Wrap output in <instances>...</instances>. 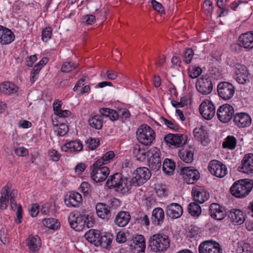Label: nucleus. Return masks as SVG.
Returning a JSON list of instances; mask_svg holds the SVG:
<instances>
[{
    "label": "nucleus",
    "mask_w": 253,
    "mask_h": 253,
    "mask_svg": "<svg viewBox=\"0 0 253 253\" xmlns=\"http://www.w3.org/2000/svg\"><path fill=\"white\" fill-rule=\"evenodd\" d=\"M149 167L155 171L159 170L162 165L161 151L157 147H154L149 151Z\"/></svg>",
    "instance_id": "14"
},
{
    "label": "nucleus",
    "mask_w": 253,
    "mask_h": 253,
    "mask_svg": "<svg viewBox=\"0 0 253 253\" xmlns=\"http://www.w3.org/2000/svg\"><path fill=\"white\" fill-rule=\"evenodd\" d=\"M42 68V66L37 63L32 70L30 75V81L31 83L33 84L36 81L37 79V78H35L36 75L39 74Z\"/></svg>",
    "instance_id": "53"
},
{
    "label": "nucleus",
    "mask_w": 253,
    "mask_h": 253,
    "mask_svg": "<svg viewBox=\"0 0 253 253\" xmlns=\"http://www.w3.org/2000/svg\"><path fill=\"white\" fill-rule=\"evenodd\" d=\"M39 212V205L37 204H33L30 209V214L32 217H36Z\"/></svg>",
    "instance_id": "64"
},
{
    "label": "nucleus",
    "mask_w": 253,
    "mask_h": 253,
    "mask_svg": "<svg viewBox=\"0 0 253 253\" xmlns=\"http://www.w3.org/2000/svg\"><path fill=\"white\" fill-rule=\"evenodd\" d=\"M91 168L92 171L90 176L96 182L104 181L110 173L109 169L107 167L101 165L99 161H95Z\"/></svg>",
    "instance_id": "7"
},
{
    "label": "nucleus",
    "mask_w": 253,
    "mask_h": 253,
    "mask_svg": "<svg viewBox=\"0 0 253 253\" xmlns=\"http://www.w3.org/2000/svg\"><path fill=\"white\" fill-rule=\"evenodd\" d=\"M99 112L102 116L105 117H109L113 121L117 120L120 116V114L116 111L108 108H102L99 110Z\"/></svg>",
    "instance_id": "40"
},
{
    "label": "nucleus",
    "mask_w": 253,
    "mask_h": 253,
    "mask_svg": "<svg viewBox=\"0 0 253 253\" xmlns=\"http://www.w3.org/2000/svg\"><path fill=\"white\" fill-rule=\"evenodd\" d=\"M83 148L82 143L80 140L72 141L66 143L61 147L62 151L73 152L81 151Z\"/></svg>",
    "instance_id": "32"
},
{
    "label": "nucleus",
    "mask_w": 253,
    "mask_h": 253,
    "mask_svg": "<svg viewBox=\"0 0 253 253\" xmlns=\"http://www.w3.org/2000/svg\"><path fill=\"white\" fill-rule=\"evenodd\" d=\"M26 243L30 251L33 253L38 252L42 245L41 238L38 235L29 236Z\"/></svg>",
    "instance_id": "31"
},
{
    "label": "nucleus",
    "mask_w": 253,
    "mask_h": 253,
    "mask_svg": "<svg viewBox=\"0 0 253 253\" xmlns=\"http://www.w3.org/2000/svg\"><path fill=\"white\" fill-rule=\"evenodd\" d=\"M136 136L140 143L145 145H149L155 139V132L149 126L143 124L137 129Z\"/></svg>",
    "instance_id": "5"
},
{
    "label": "nucleus",
    "mask_w": 253,
    "mask_h": 253,
    "mask_svg": "<svg viewBox=\"0 0 253 253\" xmlns=\"http://www.w3.org/2000/svg\"><path fill=\"white\" fill-rule=\"evenodd\" d=\"M164 140L167 145L179 147L186 143L187 136L181 134L169 133L165 136Z\"/></svg>",
    "instance_id": "17"
},
{
    "label": "nucleus",
    "mask_w": 253,
    "mask_h": 253,
    "mask_svg": "<svg viewBox=\"0 0 253 253\" xmlns=\"http://www.w3.org/2000/svg\"><path fill=\"white\" fill-rule=\"evenodd\" d=\"M14 152L17 156L20 157H25L28 155L29 154L28 150L23 147L15 149Z\"/></svg>",
    "instance_id": "58"
},
{
    "label": "nucleus",
    "mask_w": 253,
    "mask_h": 253,
    "mask_svg": "<svg viewBox=\"0 0 253 253\" xmlns=\"http://www.w3.org/2000/svg\"><path fill=\"white\" fill-rule=\"evenodd\" d=\"M10 187L8 184H6L4 186L1 192V198L0 200V209L4 210L6 208L7 204L8 203L9 200V192Z\"/></svg>",
    "instance_id": "37"
},
{
    "label": "nucleus",
    "mask_w": 253,
    "mask_h": 253,
    "mask_svg": "<svg viewBox=\"0 0 253 253\" xmlns=\"http://www.w3.org/2000/svg\"><path fill=\"white\" fill-rule=\"evenodd\" d=\"M106 185L110 189L114 188L117 192L123 194L128 193L131 189L129 178L123 176L121 173L119 172L109 177L106 182Z\"/></svg>",
    "instance_id": "2"
},
{
    "label": "nucleus",
    "mask_w": 253,
    "mask_h": 253,
    "mask_svg": "<svg viewBox=\"0 0 253 253\" xmlns=\"http://www.w3.org/2000/svg\"><path fill=\"white\" fill-rule=\"evenodd\" d=\"M194 148L192 147L185 146L179 150L178 156L181 160L186 163H191L194 160Z\"/></svg>",
    "instance_id": "26"
},
{
    "label": "nucleus",
    "mask_w": 253,
    "mask_h": 253,
    "mask_svg": "<svg viewBox=\"0 0 253 253\" xmlns=\"http://www.w3.org/2000/svg\"><path fill=\"white\" fill-rule=\"evenodd\" d=\"M161 123L166 125L168 127L177 131L179 128V126L175 123L174 121H171L163 117H161L159 120Z\"/></svg>",
    "instance_id": "45"
},
{
    "label": "nucleus",
    "mask_w": 253,
    "mask_h": 253,
    "mask_svg": "<svg viewBox=\"0 0 253 253\" xmlns=\"http://www.w3.org/2000/svg\"><path fill=\"white\" fill-rule=\"evenodd\" d=\"M233 121L235 125L239 127H248L252 124L251 116L245 112L236 113L233 117Z\"/></svg>",
    "instance_id": "20"
},
{
    "label": "nucleus",
    "mask_w": 253,
    "mask_h": 253,
    "mask_svg": "<svg viewBox=\"0 0 253 253\" xmlns=\"http://www.w3.org/2000/svg\"><path fill=\"white\" fill-rule=\"evenodd\" d=\"M239 45L245 49L253 48V32L250 31L241 34L238 38Z\"/></svg>",
    "instance_id": "22"
},
{
    "label": "nucleus",
    "mask_w": 253,
    "mask_h": 253,
    "mask_svg": "<svg viewBox=\"0 0 253 253\" xmlns=\"http://www.w3.org/2000/svg\"><path fill=\"white\" fill-rule=\"evenodd\" d=\"M217 91L218 96L221 98L227 100L231 99L234 96L235 87L229 82H221L217 85Z\"/></svg>",
    "instance_id": "9"
},
{
    "label": "nucleus",
    "mask_w": 253,
    "mask_h": 253,
    "mask_svg": "<svg viewBox=\"0 0 253 253\" xmlns=\"http://www.w3.org/2000/svg\"><path fill=\"white\" fill-rule=\"evenodd\" d=\"M22 209L21 205L17 206V210L16 211V218L15 219V222L17 224H19L22 222Z\"/></svg>",
    "instance_id": "62"
},
{
    "label": "nucleus",
    "mask_w": 253,
    "mask_h": 253,
    "mask_svg": "<svg viewBox=\"0 0 253 253\" xmlns=\"http://www.w3.org/2000/svg\"><path fill=\"white\" fill-rule=\"evenodd\" d=\"M152 5L154 9L160 13H163L165 11L164 7L162 4L155 0H152L151 1Z\"/></svg>",
    "instance_id": "60"
},
{
    "label": "nucleus",
    "mask_w": 253,
    "mask_h": 253,
    "mask_svg": "<svg viewBox=\"0 0 253 253\" xmlns=\"http://www.w3.org/2000/svg\"><path fill=\"white\" fill-rule=\"evenodd\" d=\"M199 253H222L219 244L212 240L202 242L198 248Z\"/></svg>",
    "instance_id": "10"
},
{
    "label": "nucleus",
    "mask_w": 253,
    "mask_h": 253,
    "mask_svg": "<svg viewBox=\"0 0 253 253\" xmlns=\"http://www.w3.org/2000/svg\"><path fill=\"white\" fill-rule=\"evenodd\" d=\"M208 169L212 174L219 178L223 177L227 174L226 166L216 160L210 162Z\"/></svg>",
    "instance_id": "11"
},
{
    "label": "nucleus",
    "mask_w": 253,
    "mask_h": 253,
    "mask_svg": "<svg viewBox=\"0 0 253 253\" xmlns=\"http://www.w3.org/2000/svg\"><path fill=\"white\" fill-rule=\"evenodd\" d=\"M165 212L161 208H156L152 211L151 220L155 225H160L164 221Z\"/></svg>",
    "instance_id": "35"
},
{
    "label": "nucleus",
    "mask_w": 253,
    "mask_h": 253,
    "mask_svg": "<svg viewBox=\"0 0 253 253\" xmlns=\"http://www.w3.org/2000/svg\"><path fill=\"white\" fill-rule=\"evenodd\" d=\"M233 107L228 104L220 106L217 111V116L219 120L223 123H227L231 120L233 117Z\"/></svg>",
    "instance_id": "15"
},
{
    "label": "nucleus",
    "mask_w": 253,
    "mask_h": 253,
    "mask_svg": "<svg viewBox=\"0 0 253 253\" xmlns=\"http://www.w3.org/2000/svg\"><path fill=\"white\" fill-rule=\"evenodd\" d=\"M253 188V181L249 179H241L235 182L230 188V192L236 198L246 197Z\"/></svg>",
    "instance_id": "3"
},
{
    "label": "nucleus",
    "mask_w": 253,
    "mask_h": 253,
    "mask_svg": "<svg viewBox=\"0 0 253 253\" xmlns=\"http://www.w3.org/2000/svg\"><path fill=\"white\" fill-rule=\"evenodd\" d=\"M48 154L51 160L54 162L58 161L61 158V155L57 151L54 149L49 150Z\"/></svg>",
    "instance_id": "54"
},
{
    "label": "nucleus",
    "mask_w": 253,
    "mask_h": 253,
    "mask_svg": "<svg viewBox=\"0 0 253 253\" xmlns=\"http://www.w3.org/2000/svg\"><path fill=\"white\" fill-rule=\"evenodd\" d=\"M150 170L146 167L138 168L134 171L133 177L129 179L131 188L142 185L150 178Z\"/></svg>",
    "instance_id": "6"
},
{
    "label": "nucleus",
    "mask_w": 253,
    "mask_h": 253,
    "mask_svg": "<svg viewBox=\"0 0 253 253\" xmlns=\"http://www.w3.org/2000/svg\"><path fill=\"white\" fill-rule=\"evenodd\" d=\"M115 154L113 151H110L103 155L101 158L98 159L96 161H99L100 164L104 165L110 162V161L114 158Z\"/></svg>",
    "instance_id": "48"
},
{
    "label": "nucleus",
    "mask_w": 253,
    "mask_h": 253,
    "mask_svg": "<svg viewBox=\"0 0 253 253\" xmlns=\"http://www.w3.org/2000/svg\"><path fill=\"white\" fill-rule=\"evenodd\" d=\"M43 224L46 227L52 230L58 229L60 225L57 219L53 218L44 219L43 220Z\"/></svg>",
    "instance_id": "43"
},
{
    "label": "nucleus",
    "mask_w": 253,
    "mask_h": 253,
    "mask_svg": "<svg viewBox=\"0 0 253 253\" xmlns=\"http://www.w3.org/2000/svg\"><path fill=\"white\" fill-rule=\"evenodd\" d=\"M237 145V140L233 136H228L222 144L224 148L234 150Z\"/></svg>",
    "instance_id": "42"
},
{
    "label": "nucleus",
    "mask_w": 253,
    "mask_h": 253,
    "mask_svg": "<svg viewBox=\"0 0 253 253\" xmlns=\"http://www.w3.org/2000/svg\"><path fill=\"white\" fill-rule=\"evenodd\" d=\"M68 221L71 227L79 232L83 231L85 227L89 228L93 224L89 211L85 209L71 212Z\"/></svg>",
    "instance_id": "1"
},
{
    "label": "nucleus",
    "mask_w": 253,
    "mask_h": 253,
    "mask_svg": "<svg viewBox=\"0 0 253 253\" xmlns=\"http://www.w3.org/2000/svg\"><path fill=\"white\" fill-rule=\"evenodd\" d=\"M85 143L89 149L93 150L99 145L100 140L98 138L90 137L85 140Z\"/></svg>",
    "instance_id": "47"
},
{
    "label": "nucleus",
    "mask_w": 253,
    "mask_h": 253,
    "mask_svg": "<svg viewBox=\"0 0 253 253\" xmlns=\"http://www.w3.org/2000/svg\"><path fill=\"white\" fill-rule=\"evenodd\" d=\"M116 241L118 243H123L126 241V235L125 233L119 232L116 236Z\"/></svg>",
    "instance_id": "63"
},
{
    "label": "nucleus",
    "mask_w": 253,
    "mask_h": 253,
    "mask_svg": "<svg viewBox=\"0 0 253 253\" xmlns=\"http://www.w3.org/2000/svg\"><path fill=\"white\" fill-rule=\"evenodd\" d=\"M189 76L195 79L199 77L202 73V69L199 66H190L188 69Z\"/></svg>",
    "instance_id": "46"
},
{
    "label": "nucleus",
    "mask_w": 253,
    "mask_h": 253,
    "mask_svg": "<svg viewBox=\"0 0 253 253\" xmlns=\"http://www.w3.org/2000/svg\"><path fill=\"white\" fill-rule=\"evenodd\" d=\"M14 39L15 35L11 30L0 25V43L1 44H9Z\"/></svg>",
    "instance_id": "27"
},
{
    "label": "nucleus",
    "mask_w": 253,
    "mask_h": 253,
    "mask_svg": "<svg viewBox=\"0 0 253 253\" xmlns=\"http://www.w3.org/2000/svg\"><path fill=\"white\" fill-rule=\"evenodd\" d=\"M89 126L96 129H100L103 125V119L99 115H92L88 120Z\"/></svg>",
    "instance_id": "38"
},
{
    "label": "nucleus",
    "mask_w": 253,
    "mask_h": 253,
    "mask_svg": "<svg viewBox=\"0 0 253 253\" xmlns=\"http://www.w3.org/2000/svg\"><path fill=\"white\" fill-rule=\"evenodd\" d=\"M182 213V208L177 203H171L167 206L166 213L172 219L179 217Z\"/></svg>",
    "instance_id": "29"
},
{
    "label": "nucleus",
    "mask_w": 253,
    "mask_h": 253,
    "mask_svg": "<svg viewBox=\"0 0 253 253\" xmlns=\"http://www.w3.org/2000/svg\"><path fill=\"white\" fill-rule=\"evenodd\" d=\"M227 215L230 221L234 224L241 225L244 222L245 220V214L240 210L231 209L228 212Z\"/></svg>",
    "instance_id": "28"
},
{
    "label": "nucleus",
    "mask_w": 253,
    "mask_h": 253,
    "mask_svg": "<svg viewBox=\"0 0 253 253\" xmlns=\"http://www.w3.org/2000/svg\"><path fill=\"white\" fill-rule=\"evenodd\" d=\"M61 101L59 99L56 100L53 103V108L55 115H57L58 113L61 111Z\"/></svg>",
    "instance_id": "61"
},
{
    "label": "nucleus",
    "mask_w": 253,
    "mask_h": 253,
    "mask_svg": "<svg viewBox=\"0 0 253 253\" xmlns=\"http://www.w3.org/2000/svg\"><path fill=\"white\" fill-rule=\"evenodd\" d=\"M197 91L203 95H208L213 89L211 79L207 75H203L199 78L195 84Z\"/></svg>",
    "instance_id": "8"
},
{
    "label": "nucleus",
    "mask_w": 253,
    "mask_h": 253,
    "mask_svg": "<svg viewBox=\"0 0 253 253\" xmlns=\"http://www.w3.org/2000/svg\"><path fill=\"white\" fill-rule=\"evenodd\" d=\"M238 170L246 173L253 171V154L249 153L244 156L241 165L238 167Z\"/></svg>",
    "instance_id": "23"
},
{
    "label": "nucleus",
    "mask_w": 253,
    "mask_h": 253,
    "mask_svg": "<svg viewBox=\"0 0 253 253\" xmlns=\"http://www.w3.org/2000/svg\"><path fill=\"white\" fill-rule=\"evenodd\" d=\"M203 8L207 14H211L213 10L212 2L210 0H206L203 3Z\"/></svg>",
    "instance_id": "55"
},
{
    "label": "nucleus",
    "mask_w": 253,
    "mask_h": 253,
    "mask_svg": "<svg viewBox=\"0 0 253 253\" xmlns=\"http://www.w3.org/2000/svg\"><path fill=\"white\" fill-rule=\"evenodd\" d=\"M82 201V195L77 192H69L64 198L65 204L69 208L79 207Z\"/></svg>",
    "instance_id": "19"
},
{
    "label": "nucleus",
    "mask_w": 253,
    "mask_h": 253,
    "mask_svg": "<svg viewBox=\"0 0 253 253\" xmlns=\"http://www.w3.org/2000/svg\"><path fill=\"white\" fill-rule=\"evenodd\" d=\"M169 236L163 234H156L151 236L149 240V246L155 252H164L169 247Z\"/></svg>",
    "instance_id": "4"
},
{
    "label": "nucleus",
    "mask_w": 253,
    "mask_h": 253,
    "mask_svg": "<svg viewBox=\"0 0 253 253\" xmlns=\"http://www.w3.org/2000/svg\"><path fill=\"white\" fill-rule=\"evenodd\" d=\"M180 173L188 184H193L200 178L198 170L193 167H182L180 169Z\"/></svg>",
    "instance_id": "16"
},
{
    "label": "nucleus",
    "mask_w": 253,
    "mask_h": 253,
    "mask_svg": "<svg viewBox=\"0 0 253 253\" xmlns=\"http://www.w3.org/2000/svg\"><path fill=\"white\" fill-rule=\"evenodd\" d=\"M192 194L195 201L200 204L204 203L210 197L209 193L204 188L198 186L192 188Z\"/></svg>",
    "instance_id": "21"
},
{
    "label": "nucleus",
    "mask_w": 253,
    "mask_h": 253,
    "mask_svg": "<svg viewBox=\"0 0 253 253\" xmlns=\"http://www.w3.org/2000/svg\"><path fill=\"white\" fill-rule=\"evenodd\" d=\"M199 111L202 117L206 119H211L215 114V107L211 101L204 100L199 107Z\"/></svg>",
    "instance_id": "18"
},
{
    "label": "nucleus",
    "mask_w": 253,
    "mask_h": 253,
    "mask_svg": "<svg viewBox=\"0 0 253 253\" xmlns=\"http://www.w3.org/2000/svg\"><path fill=\"white\" fill-rule=\"evenodd\" d=\"M133 246L131 245L134 253H144L146 248L145 240L142 235H136L132 239Z\"/></svg>",
    "instance_id": "24"
},
{
    "label": "nucleus",
    "mask_w": 253,
    "mask_h": 253,
    "mask_svg": "<svg viewBox=\"0 0 253 253\" xmlns=\"http://www.w3.org/2000/svg\"><path fill=\"white\" fill-rule=\"evenodd\" d=\"M118 203L119 201L114 199L110 205H107L103 203H97L95 206L96 212L97 216L101 219L108 220L112 217L111 208L113 206V203Z\"/></svg>",
    "instance_id": "12"
},
{
    "label": "nucleus",
    "mask_w": 253,
    "mask_h": 253,
    "mask_svg": "<svg viewBox=\"0 0 253 253\" xmlns=\"http://www.w3.org/2000/svg\"><path fill=\"white\" fill-rule=\"evenodd\" d=\"M18 89L19 87L11 82H3L0 85V91L6 94H15L18 92Z\"/></svg>",
    "instance_id": "36"
},
{
    "label": "nucleus",
    "mask_w": 253,
    "mask_h": 253,
    "mask_svg": "<svg viewBox=\"0 0 253 253\" xmlns=\"http://www.w3.org/2000/svg\"><path fill=\"white\" fill-rule=\"evenodd\" d=\"M114 239L113 235L110 233L101 234L100 240H98L97 245L102 248L109 249L111 247V243Z\"/></svg>",
    "instance_id": "34"
},
{
    "label": "nucleus",
    "mask_w": 253,
    "mask_h": 253,
    "mask_svg": "<svg viewBox=\"0 0 253 253\" xmlns=\"http://www.w3.org/2000/svg\"><path fill=\"white\" fill-rule=\"evenodd\" d=\"M210 211L211 217L218 220H222L227 214L224 208L217 203L211 204Z\"/></svg>",
    "instance_id": "25"
},
{
    "label": "nucleus",
    "mask_w": 253,
    "mask_h": 253,
    "mask_svg": "<svg viewBox=\"0 0 253 253\" xmlns=\"http://www.w3.org/2000/svg\"><path fill=\"white\" fill-rule=\"evenodd\" d=\"M80 189L81 191L85 195L89 194L91 191L90 185L87 182H83L80 186Z\"/></svg>",
    "instance_id": "59"
},
{
    "label": "nucleus",
    "mask_w": 253,
    "mask_h": 253,
    "mask_svg": "<svg viewBox=\"0 0 253 253\" xmlns=\"http://www.w3.org/2000/svg\"><path fill=\"white\" fill-rule=\"evenodd\" d=\"M69 130L68 127L64 123H61L56 126L55 131L57 132V135L61 136H64Z\"/></svg>",
    "instance_id": "49"
},
{
    "label": "nucleus",
    "mask_w": 253,
    "mask_h": 253,
    "mask_svg": "<svg viewBox=\"0 0 253 253\" xmlns=\"http://www.w3.org/2000/svg\"><path fill=\"white\" fill-rule=\"evenodd\" d=\"M194 55V51L191 48H188L184 52L183 60L187 64H189Z\"/></svg>",
    "instance_id": "52"
},
{
    "label": "nucleus",
    "mask_w": 253,
    "mask_h": 253,
    "mask_svg": "<svg viewBox=\"0 0 253 253\" xmlns=\"http://www.w3.org/2000/svg\"><path fill=\"white\" fill-rule=\"evenodd\" d=\"M97 230H91L88 232L86 233L84 235L85 239L89 242L93 243L95 241L94 240V236H96Z\"/></svg>",
    "instance_id": "56"
},
{
    "label": "nucleus",
    "mask_w": 253,
    "mask_h": 253,
    "mask_svg": "<svg viewBox=\"0 0 253 253\" xmlns=\"http://www.w3.org/2000/svg\"><path fill=\"white\" fill-rule=\"evenodd\" d=\"M237 251L239 253H252L251 246L248 243H244L243 246L239 247Z\"/></svg>",
    "instance_id": "57"
},
{
    "label": "nucleus",
    "mask_w": 253,
    "mask_h": 253,
    "mask_svg": "<svg viewBox=\"0 0 253 253\" xmlns=\"http://www.w3.org/2000/svg\"><path fill=\"white\" fill-rule=\"evenodd\" d=\"M188 211L192 216H198L201 213V209L198 204L191 203L188 206Z\"/></svg>",
    "instance_id": "44"
},
{
    "label": "nucleus",
    "mask_w": 253,
    "mask_h": 253,
    "mask_svg": "<svg viewBox=\"0 0 253 253\" xmlns=\"http://www.w3.org/2000/svg\"><path fill=\"white\" fill-rule=\"evenodd\" d=\"M52 35V29L50 27H46L42 31V39L44 42H47L49 39H51Z\"/></svg>",
    "instance_id": "51"
},
{
    "label": "nucleus",
    "mask_w": 253,
    "mask_h": 253,
    "mask_svg": "<svg viewBox=\"0 0 253 253\" xmlns=\"http://www.w3.org/2000/svg\"><path fill=\"white\" fill-rule=\"evenodd\" d=\"M132 152L136 159L140 162H143L149 156V151L138 144H136L132 147Z\"/></svg>",
    "instance_id": "30"
},
{
    "label": "nucleus",
    "mask_w": 253,
    "mask_h": 253,
    "mask_svg": "<svg viewBox=\"0 0 253 253\" xmlns=\"http://www.w3.org/2000/svg\"><path fill=\"white\" fill-rule=\"evenodd\" d=\"M130 219V215L128 212L121 211L116 215L114 222L117 226L124 227L128 223Z\"/></svg>",
    "instance_id": "33"
},
{
    "label": "nucleus",
    "mask_w": 253,
    "mask_h": 253,
    "mask_svg": "<svg viewBox=\"0 0 253 253\" xmlns=\"http://www.w3.org/2000/svg\"><path fill=\"white\" fill-rule=\"evenodd\" d=\"M175 168V164L173 161L166 159L164 161L163 164V171L168 175H171L173 173V172Z\"/></svg>",
    "instance_id": "41"
},
{
    "label": "nucleus",
    "mask_w": 253,
    "mask_h": 253,
    "mask_svg": "<svg viewBox=\"0 0 253 253\" xmlns=\"http://www.w3.org/2000/svg\"><path fill=\"white\" fill-rule=\"evenodd\" d=\"M77 65L73 62L66 61L64 63L61 67V71L63 72L68 73L74 70L77 67Z\"/></svg>",
    "instance_id": "50"
},
{
    "label": "nucleus",
    "mask_w": 253,
    "mask_h": 253,
    "mask_svg": "<svg viewBox=\"0 0 253 253\" xmlns=\"http://www.w3.org/2000/svg\"><path fill=\"white\" fill-rule=\"evenodd\" d=\"M194 137L204 145H206L208 141L206 140L207 138L208 133L202 128L196 127L193 130Z\"/></svg>",
    "instance_id": "39"
},
{
    "label": "nucleus",
    "mask_w": 253,
    "mask_h": 253,
    "mask_svg": "<svg viewBox=\"0 0 253 253\" xmlns=\"http://www.w3.org/2000/svg\"><path fill=\"white\" fill-rule=\"evenodd\" d=\"M250 73L247 68L241 64H236L234 66V78L239 84H244L249 82Z\"/></svg>",
    "instance_id": "13"
}]
</instances>
